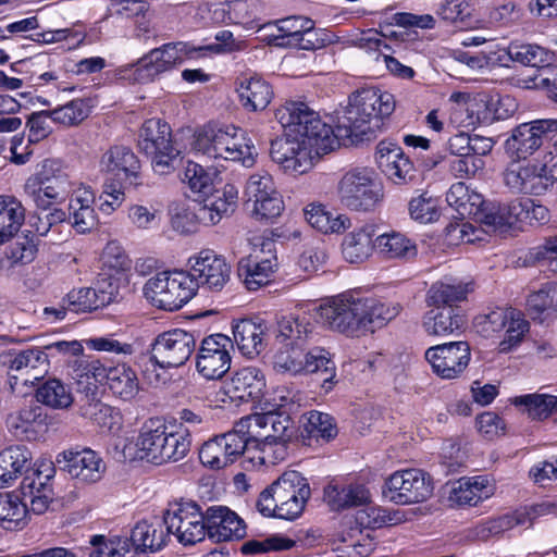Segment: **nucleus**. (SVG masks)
Returning <instances> with one entry per match:
<instances>
[{"mask_svg": "<svg viewBox=\"0 0 557 557\" xmlns=\"http://www.w3.org/2000/svg\"><path fill=\"white\" fill-rule=\"evenodd\" d=\"M361 297L343 294L319 308V317L331 330L347 336L364 333Z\"/></svg>", "mask_w": 557, "mask_h": 557, "instance_id": "obj_10", "label": "nucleus"}, {"mask_svg": "<svg viewBox=\"0 0 557 557\" xmlns=\"http://www.w3.org/2000/svg\"><path fill=\"white\" fill-rule=\"evenodd\" d=\"M271 491L275 494L276 518L284 520L298 518L311 495L307 479L297 471L283 473L271 484Z\"/></svg>", "mask_w": 557, "mask_h": 557, "instance_id": "obj_13", "label": "nucleus"}, {"mask_svg": "<svg viewBox=\"0 0 557 557\" xmlns=\"http://www.w3.org/2000/svg\"><path fill=\"white\" fill-rule=\"evenodd\" d=\"M138 147L152 157V169L159 175L174 171L180 150L172 143L171 127L159 119L147 120L138 136Z\"/></svg>", "mask_w": 557, "mask_h": 557, "instance_id": "obj_7", "label": "nucleus"}, {"mask_svg": "<svg viewBox=\"0 0 557 557\" xmlns=\"http://www.w3.org/2000/svg\"><path fill=\"white\" fill-rule=\"evenodd\" d=\"M470 290V284L436 282L428 290L426 304L431 308L455 306L465 300Z\"/></svg>", "mask_w": 557, "mask_h": 557, "instance_id": "obj_50", "label": "nucleus"}, {"mask_svg": "<svg viewBox=\"0 0 557 557\" xmlns=\"http://www.w3.org/2000/svg\"><path fill=\"white\" fill-rule=\"evenodd\" d=\"M504 186L513 195L542 196L550 189L546 163L509 162L502 173Z\"/></svg>", "mask_w": 557, "mask_h": 557, "instance_id": "obj_14", "label": "nucleus"}, {"mask_svg": "<svg viewBox=\"0 0 557 557\" xmlns=\"http://www.w3.org/2000/svg\"><path fill=\"white\" fill-rule=\"evenodd\" d=\"M193 149L210 159L238 162L245 168L253 166L258 154L251 139L234 126L203 128L196 134Z\"/></svg>", "mask_w": 557, "mask_h": 557, "instance_id": "obj_2", "label": "nucleus"}, {"mask_svg": "<svg viewBox=\"0 0 557 557\" xmlns=\"http://www.w3.org/2000/svg\"><path fill=\"white\" fill-rule=\"evenodd\" d=\"M169 536L163 520H143L136 523L132 530L131 542L134 549L143 556L145 553L160 550Z\"/></svg>", "mask_w": 557, "mask_h": 557, "instance_id": "obj_36", "label": "nucleus"}, {"mask_svg": "<svg viewBox=\"0 0 557 557\" xmlns=\"http://www.w3.org/2000/svg\"><path fill=\"white\" fill-rule=\"evenodd\" d=\"M28 520V505L20 492H0V525L10 531L22 530Z\"/></svg>", "mask_w": 557, "mask_h": 557, "instance_id": "obj_38", "label": "nucleus"}, {"mask_svg": "<svg viewBox=\"0 0 557 557\" xmlns=\"http://www.w3.org/2000/svg\"><path fill=\"white\" fill-rule=\"evenodd\" d=\"M100 170L136 185L140 162L129 147L115 145L101 156Z\"/></svg>", "mask_w": 557, "mask_h": 557, "instance_id": "obj_30", "label": "nucleus"}, {"mask_svg": "<svg viewBox=\"0 0 557 557\" xmlns=\"http://www.w3.org/2000/svg\"><path fill=\"white\" fill-rule=\"evenodd\" d=\"M395 110L394 96L376 88H367L352 94L348 106L334 129L336 146L339 140L351 144L369 140L380 127V122Z\"/></svg>", "mask_w": 557, "mask_h": 557, "instance_id": "obj_1", "label": "nucleus"}, {"mask_svg": "<svg viewBox=\"0 0 557 557\" xmlns=\"http://www.w3.org/2000/svg\"><path fill=\"white\" fill-rule=\"evenodd\" d=\"M198 289V282L186 271H163L144 285L146 299L156 308L175 311L187 304Z\"/></svg>", "mask_w": 557, "mask_h": 557, "instance_id": "obj_4", "label": "nucleus"}, {"mask_svg": "<svg viewBox=\"0 0 557 557\" xmlns=\"http://www.w3.org/2000/svg\"><path fill=\"white\" fill-rule=\"evenodd\" d=\"M52 121L71 126L81 123L88 115V109L83 100H73L60 108L49 111Z\"/></svg>", "mask_w": 557, "mask_h": 557, "instance_id": "obj_64", "label": "nucleus"}, {"mask_svg": "<svg viewBox=\"0 0 557 557\" xmlns=\"http://www.w3.org/2000/svg\"><path fill=\"white\" fill-rule=\"evenodd\" d=\"M265 323L258 319H243L233 325V336L238 349L244 356L252 358L265 348Z\"/></svg>", "mask_w": 557, "mask_h": 557, "instance_id": "obj_34", "label": "nucleus"}, {"mask_svg": "<svg viewBox=\"0 0 557 557\" xmlns=\"http://www.w3.org/2000/svg\"><path fill=\"white\" fill-rule=\"evenodd\" d=\"M208 536L215 542L243 539L246 525L237 513L224 506H211L207 509Z\"/></svg>", "mask_w": 557, "mask_h": 557, "instance_id": "obj_27", "label": "nucleus"}, {"mask_svg": "<svg viewBox=\"0 0 557 557\" xmlns=\"http://www.w3.org/2000/svg\"><path fill=\"white\" fill-rule=\"evenodd\" d=\"M238 431L237 422L233 431L207 441L199 450L201 463L219 470L244 455L247 449V440L245 433Z\"/></svg>", "mask_w": 557, "mask_h": 557, "instance_id": "obj_16", "label": "nucleus"}, {"mask_svg": "<svg viewBox=\"0 0 557 557\" xmlns=\"http://www.w3.org/2000/svg\"><path fill=\"white\" fill-rule=\"evenodd\" d=\"M55 461L71 478L85 483L98 482L106 471L104 461L90 448L64 450L57 456Z\"/></svg>", "mask_w": 557, "mask_h": 557, "instance_id": "obj_20", "label": "nucleus"}, {"mask_svg": "<svg viewBox=\"0 0 557 557\" xmlns=\"http://www.w3.org/2000/svg\"><path fill=\"white\" fill-rule=\"evenodd\" d=\"M94 375L104 377L108 387L123 400L133 399L139 392V381L136 372L127 364L120 363L109 369L94 366Z\"/></svg>", "mask_w": 557, "mask_h": 557, "instance_id": "obj_31", "label": "nucleus"}, {"mask_svg": "<svg viewBox=\"0 0 557 557\" xmlns=\"http://www.w3.org/2000/svg\"><path fill=\"white\" fill-rule=\"evenodd\" d=\"M306 221L323 234H339L351 226L350 219L345 214L326 211L321 205H309L305 209Z\"/></svg>", "mask_w": 557, "mask_h": 557, "instance_id": "obj_42", "label": "nucleus"}, {"mask_svg": "<svg viewBox=\"0 0 557 557\" xmlns=\"http://www.w3.org/2000/svg\"><path fill=\"white\" fill-rule=\"evenodd\" d=\"M195 348L194 334L173 329L156 336L150 345V360L161 369L178 368L186 363Z\"/></svg>", "mask_w": 557, "mask_h": 557, "instance_id": "obj_12", "label": "nucleus"}, {"mask_svg": "<svg viewBox=\"0 0 557 557\" xmlns=\"http://www.w3.org/2000/svg\"><path fill=\"white\" fill-rule=\"evenodd\" d=\"M264 257L258 256L242 259L238 263V275L247 289L257 290L269 284L271 277L277 269L278 262L275 255V244L272 240L262 244Z\"/></svg>", "mask_w": 557, "mask_h": 557, "instance_id": "obj_23", "label": "nucleus"}, {"mask_svg": "<svg viewBox=\"0 0 557 557\" xmlns=\"http://www.w3.org/2000/svg\"><path fill=\"white\" fill-rule=\"evenodd\" d=\"M311 332V324L306 317L289 314L277 320L276 338L281 342L290 341L292 346H302Z\"/></svg>", "mask_w": 557, "mask_h": 557, "instance_id": "obj_53", "label": "nucleus"}, {"mask_svg": "<svg viewBox=\"0 0 557 557\" xmlns=\"http://www.w3.org/2000/svg\"><path fill=\"white\" fill-rule=\"evenodd\" d=\"M337 194L341 202L355 211L372 210L382 197L373 171L368 168L346 172L338 182Z\"/></svg>", "mask_w": 557, "mask_h": 557, "instance_id": "obj_9", "label": "nucleus"}, {"mask_svg": "<svg viewBox=\"0 0 557 557\" xmlns=\"http://www.w3.org/2000/svg\"><path fill=\"white\" fill-rule=\"evenodd\" d=\"M364 332L382 327L400 312L399 304H386L375 298L361 297Z\"/></svg>", "mask_w": 557, "mask_h": 557, "instance_id": "obj_46", "label": "nucleus"}, {"mask_svg": "<svg viewBox=\"0 0 557 557\" xmlns=\"http://www.w3.org/2000/svg\"><path fill=\"white\" fill-rule=\"evenodd\" d=\"M281 46L295 47L302 50H315L324 46V40L318 36L314 22L311 18L293 15L275 22Z\"/></svg>", "mask_w": 557, "mask_h": 557, "instance_id": "obj_22", "label": "nucleus"}, {"mask_svg": "<svg viewBox=\"0 0 557 557\" xmlns=\"http://www.w3.org/2000/svg\"><path fill=\"white\" fill-rule=\"evenodd\" d=\"M37 248L27 237L17 238L8 245L0 253V261L3 267L12 268L30 263L36 256Z\"/></svg>", "mask_w": 557, "mask_h": 557, "instance_id": "obj_56", "label": "nucleus"}, {"mask_svg": "<svg viewBox=\"0 0 557 557\" xmlns=\"http://www.w3.org/2000/svg\"><path fill=\"white\" fill-rule=\"evenodd\" d=\"M375 159L382 172L395 184H407L416 177L413 163L395 143L380 141Z\"/></svg>", "mask_w": 557, "mask_h": 557, "instance_id": "obj_25", "label": "nucleus"}, {"mask_svg": "<svg viewBox=\"0 0 557 557\" xmlns=\"http://www.w3.org/2000/svg\"><path fill=\"white\" fill-rule=\"evenodd\" d=\"M278 123L294 136L308 138L317 147V154H325L336 147L334 129L301 101H286L276 109Z\"/></svg>", "mask_w": 557, "mask_h": 557, "instance_id": "obj_3", "label": "nucleus"}, {"mask_svg": "<svg viewBox=\"0 0 557 557\" xmlns=\"http://www.w3.org/2000/svg\"><path fill=\"white\" fill-rule=\"evenodd\" d=\"M24 220L25 208L22 202L13 196H0V244L20 231Z\"/></svg>", "mask_w": 557, "mask_h": 557, "instance_id": "obj_43", "label": "nucleus"}, {"mask_svg": "<svg viewBox=\"0 0 557 557\" xmlns=\"http://www.w3.org/2000/svg\"><path fill=\"white\" fill-rule=\"evenodd\" d=\"M433 494L431 476L421 469L396 471L385 481L383 495L399 505L425 502Z\"/></svg>", "mask_w": 557, "mask_h": 557, "instance_id": "obj_11", "label": "nucleus"}, {"mask_svg": "<svg viewBox=\"0 0 557 557\" xmlns=\"http://www.w3.org/2000/svg\"><path fill=\"white\" fill-rule=\"evenodd\" d=\"M91 550L89 557H144L134 547L131 548L127 540L107 542L103 535H95L90 540Z\"/></svg>", "mask_w": 557, "mask_h": 557, "instance_id": "obj_57", "label": "nucleus"}, {"mask_svg": "<svg viewBox=\"0 0 557 557\" xmlns=\"http://www.w3.org/2000/svg\"><path fill=\"white\" fill-rule=\"evenodd\" d=\"M232 341L223 334H213L202 339L197 354L196 369L207 380L221 379L231 368Z\"/></svg>", "mask_w": 557, "mask_h": 557, "instance_id": "obj_19", "label": "nucleus"}, {"mask_svg": "<svg viewBox=\"0 0 557 557\" xmlns=\"http://www.w3.org/2000/svg\"><path fill=\"white\" fill-rule=\"evenodd\" d=\"M101 261L103 269L113 271L116 274L127 272L132 268V260L116 242H110L106 245Z\"/></svg>", "mask_w": 557, "mask_h": 557, "instance_id": "obj_63", "label": "nucleus"}, {"mask_svg": "<svg viewBox=\"0 0 557 557\" xmlns=\"http://www.w3.org/2000/svg\"><path fill=\"white\" fill-rule=\"evenodd\" d=\"M32 465V453L24 445H12L0 451V488L11 485Z\"/></svg>", "mask_w": 557, "mask_h": 557, "instance_id": "obj_37", "label": "nucleus"}, {"mask_svg": "<svg viewBox=\"0 0 557 557\" xmlns=\"http://www.w3.org/2000/svg\"><path fill=\"white\" fill-rule=\"evenodd\" d=\"M273 369L281 374L297 375L302 372L324 374L322 387L327 392L332 388L335 376V363L330 354L320 347L308 351L302 346H292L278 350L273 360Z\"/></svg>", "mask_w": 557, "mask_h": 557, "instance_id": "obj_6", "label": "nucleus"}, {"mask_svg": "<svg viewBox=\"0 0 557 557\" xmlns=\"http://www.w3.org/2000/svg\"><path fill=\"white\" fill-rule=\"evenodd\" d=\"M337 432L335 420L331 414L317 410L304 414V430L301 433L304 438L330 442L335 438Z\"/></svg>", "mask_w": 557, "mask_h": 557, "instance_id": "obj_49", "label": "nucleus"}, {"mask_svg": "<svg viewBox=\"0 0 557 557\" xmlns=\"http://www.w3.org/2000/svg\"><path fill=\"white\" fill-rule=\"evenodd\" d=\"M373 236L374 228L369 225L350 232L345 236L342 244L344 258L350 263H361L366 261L375 248Z\"/></svg>", "mask_w": 557, "mask_h": 557, "instance_id": "obj_39", "label": "nucleus"}, {"mask_svg": "<svg viewBox=\"0 0 557 557\" xmlns=\"http://www.w3.org/2000/svg\"><path fill=\"white\" fill-rule=\"evenodd\" d=\"M9 366L12 377L22 379L23 384L34 383L48 372L47 356L39 347L10 354L4 361Z\"/></svg>", "mask_w": 557, "mask_h": 557, "instance_id": "obj_29", "label": "nucleus"}, {"mask_svg": "<svg viewBox=\"0 0 557 557\" xmlns=\"http://www.w3.org/2000/svg\"><path fill=\"white\" fill-rule=\"evenodd\" d=\"M237 91L243 107L249 111L264 110L273 98L272 87L260 77L243 79Z\"/></svg>", "mask_w": 557, "mask_h": 557, "instance_id": "obj_41", "label": "nucleus"}, {"mask_svg": "<svg viewBox=\"0 0 557 557\" xmlns=\"http://www.w3.org/2000/svg\"><path fill=\"white\" fill-rule=\"evenodd\" d=\"M238 432L257 440L290 441L293 437V421L285 411L269 410L242 418Z\"/></svg>", "mask_w": 557, "mask_h": 557, "instance_id": "obj_18", "label": "nucleus"}, {"mask_svg": "<svg viewBox=\"0 0 557 557\" xmlns=\"http://www.w3.org/2000/svg\"><path fill=\"white\" fill-rule=\"evenodd\" d=\"M513 404L524 406L529 416L543 420L557 410V396L547 394H528L515 398Z\"/></svg>", "mask_w": 557, "mask_h": 557, "instance_id": "obj_55", "label": "nucleus"}, {"mask_svg": "<svg viewBox=\"0 0 557 557\" xmlns=\"http://www.w3.org/2000/svg\"><path fill=\"white\" fill-rule=\"evenodd\" d=\"M375 249L384 259L410 260L417 256L416 244L397 232L379 235Z\"/></svg>", "mask_w": 557, "mask_h": 557, "instance_id": "obj_45", "label": "nucleus"}, {"mask_svg": "<svg viewBox=\"0 0 557 557\" xmlns=\"http://www.w3.org/2000/svg\"><path fill=\"white\" fill-rule=\"evenodd\" d=\"M47 414L41 406L32 404L7 416L5 423L15 436L24 435L33 425L46 424Z\"/></svg>", "mask_w": 557, "mask_h": 557, "instance_id": "obj_51", "label": "nucleus"}, {"mask_svg": "<svg viewBox=\"0 0 557 557\" xmlns=\"http://www.w3.org/2000/svg\"><path fill=\"white\" fill-rule=\"evenodd\" d=\"M247 449L246 453L253 455L251 460H258L260 465L269 466L275 465L287 457V443L289 441L277 440H257L246 436Z\"/></svg>", "mask_w": 557, "mask_h": 557, "instance_id": "obj_48", "label": "nucleus"}, {"mask_svg": "<svg viewBox=\"0 0 557 557\" xmlns=\"http://www.w3.org/2000/svg\"><path fill=\"white\" fill-rule=\"evenodd\" d=\"M26 196L39 210L63 202L72 191L69 174L58 160H44L40 169L24 185Z\"/></svg>", "mask_w": 557, "mask_h": 557, "instance_id": "obj_5", "label": "nucleus"}, {"mask_svg": "<svg viewBox=\"0 0 557 557\" xmlns=\"http://www.w3.org/2000/svg\"><path fill=\"white\" fill-rule=\"evenodd\" d=\"M425 359L437 376L444 380H454L468 368L471 350L467 342H450L428 348Z\"/></svg>", "mask_w": 557, "mask_h": 557, "instance_id": "obj_17", "label": "nucleus"}, {"mask_svg": "<svg viewBox=\"0 0 557 557\" xmlns=\"http://www.w3.org/2000/svg\"><path fill=\"white\" fill-rule=\"evenodd\" d=\"M554 125L549 120H536L522 123L511 131L505 141V150L511 157L520 160L532 156L543 144Z\"/></svg>", "mask_w": 557, "mask_h": 557, "instance_id": "obj_21", "label": "nucleus"}, {"mask_svg": "<svg viewBox=\"0 0 557 557\" xmlns=\"http://www.w3.org/2000/svg\"><path fill=\"white\" fill-rule=\"evenodd\" d=\"M169 71H171L170 66L154 48L138 60L133 67L132 76L135 82L146 84Z\"/></svg>", "mask_w": 557, "mask_h": 557, "instance_id": "obj_54", "label": "nucleus"}, {"mask_svg": "<svg viewBox=\"0 0 557 557\" xmlns=\"http://www.w3.org/2000/svg\"><path fill=\"white\" fill-rule=\"evenodd\" d=\"M492 487L486 476L462 478L453 488L450 499L458 505L475 506L481 500L488 498Z\"/></svg>", "mask_w": 557, "mask_h": 557, "instance_id": "obj_44", "label": "nucleus"}, {"mask_svg": "<svg viewBox=\"0 0 557 557\" xmlns=\"http://www.w3.org/2000/svg\"><path fill=\"white\" fill-rule=\"evenodd\" d=\"M163 522L169 535L176 537L184 546L195 545L208 535L207 511L195 502H180L166 509Z\"/></svg>", "mask_w": 557, "mask_h": 557, "instance_id": "obj_8", "label": "nucleus"}, {"mask_svg": "<svg viewBox=\"0 0 557 557\" xmlns=\"http://www.w3.org/2000/svg\"><path fill=\"white\" fill-rule=\"evenodd\" d=\"M265 386L263 372L256 367H246L232 375L225 386V393L232 400L260 401Z\"/></svg>", "mask_w": 557, "mask_h": 557, "instance_id": "obj_28", "label": "nucleus"}, {"mask_svg": "<svg viewBox=\"0 0 557 557\" xmlns=\"http://www.w3.org/2000/svg\"><path fill=\"white\" fill-rule=\"evenodd\" d=\"M163 453L160 457V465L168 461H178L183 459L190 448L188 435L168 431L166 440L162 442Z\"/></svg>", "mask_w": 557, "mask_h": 557, "instance_id": "obj_62", "label": "nucleus"}, {"mask_svg": "<svg viewBox=\"0 0 557 557\" xmlns=\"http://www.w3.org/2000/svg\"><path fill=\"white\" fill-rule=\"evenodd\" d=\"M35 397L38 403L57 410L67 409L74 401L71 387L58 379H49L40 384Z\"/></svg>", "mask_w": 557, "mask_h": 557, "instance_id": "obj_47", "label": "nucleus"}, {"mask_svg": "<svg viewBox=\"0 0 557 557\" xmlns=\"http://www.w3.org/2000/svg\"><path fill=\"white\" fill-rule=\"evenodd\" d=\"M364 506L366 508L358 510L356 513V521L361 528L374 530L399 521L396 513L392 515L380 507Z\"/></svg>", "mask_w": 557, "mask_h": 557, "instance_id": "obj_61", "label": "nucleus"}, {"mask_svg": "<svg viewBox=\"0 0 557 557\" xmlns=\"http://www.w3.org/2000/svg\"><path fill=\"white\" fill-rule=\"evenodd\" d=\"M324 499L333 510L368 505L371 502L369 490L360 484L347 486L329 485L324 490Z\"/></svg>", "mask_w": 557, "mask_h": 557, "instance_id": "obj_40", "label": "nucleus"}, {"mask_svg": "<svg viewBox=\"0 0 557 557\" xmlns=\"http://www.w3.org/2000/svg\"><path fill=\"white\" fill-rule=\"evenodd\" d=\"M276 187L272 176L264 170L251 174L246 183L244 195L247 205L252 203V199L259 200L273 194Z\"/></svg>", "mask_w": 557, "mask_h": 557, "instance_id": "obj_60", "label": "nucleus"}, {"mask_svg": "<svg viewBox=\"0 0 557 557\" xmlns=\"http://www.w3.org/2000/svg\"><path fill=\"white\" fill-rule=\"evenodd\" d=\"M466 324L458 307L431 308L423 317L424 331L432 336H449L459 333Z\"/></svg>", "mask_w": 557, "mask_h": 557, "instance_id": "obj_33", "label": "nucleus"}, {"mask_svg": "<svg viewBox=\"0 0 557 557\" xmlns=\"http://www.w3.org/2000/svg\"><path fill=\"white\" fill-rule=\"evenodd\" d=\"M312 152L317 147L308 138L285 134L271 141L270 156L281 168L292 174H304L313 165Z\"/></svg>", "mask_w": 557, "mask_h": 557, "instance_id": "obj_15", "label": "nucleus"}, {"mask_svg": "<svg viewBox=\"0 0 557 557\" xmlns=\"http://www.w3.org/2000/svg\"><path fill=\"white\" fill-rule=\"evenodd\" d=\"M70 310L74 312H90L104 307L106 296H98L95 287H83L67 294Z\"/></svg>", "mask_w": 557, "mask_h": 557, "instance_id": "obj_59", "label": "nucleus"}, {"mask_svg": "<svg viewBox=\"0 0 557 557\" xmlns=\"http://www.w3.org/2000/svg\"><path fill=\"white\" fill-rule=\"evenodd\" d=\"M507 54L513 62L522 65L542 70L544 65L552 62L553 53L548 50L532 44H510Z\"/></svg>", "mask_w": 557, "mask_h": 557, "instance_id": "obj_52", "label": "nucleus"}, {"mask_svg": "<svg viewBox=\"0 0 557 557\" xmlns=\"http://www.w3.org/2000/svg\"><path fill=\"white\" fill-rule=\"evenodd\" d=\"M169 428L159 419H150L141 426L136 441V447L141 459L160 465L163 453V444L166 440Z\"/></svg>", "mask_w": 557, "mask_h": 557, "instance_id": "obj_35", "label": "nucleus"}, {"mask_svg": "<svg viewBox=\"0 0 557 557\" xmlns=\"http://www.w3.org/2000/svg\"><path fill=\"white\" fill-rule=\"evenodd\" d=\"M238 199V188L233 184H226L222 193L208 198L195 209L197 220L205 225L219 223L224 215L232 213Z\"/></svg>", "mask_w": 557, "mask_h": 557, "instance_id": "obj_32", "label": "nucleus"}, {"mask_svg": "<svg viewBox=\"0 0 557 557\" xmlns=\"http://www.w3.org/2000/svg\"><path fill=\"white\" fill-rule=\"evenodd\" d=\"M47 470L48 473L37 470L24 476L18 490L24 502L29 503V512L35 515L45 513L54 497L51 484L54 468L48 467Z\"/></svg>", "mask_w": 557, "mask_h": 557, "instance_id": "obj_26", "label": "nucleus"}, {"mask_svg": "<svg viewBox=\"0 0 557 557\" xmlns=\"http://www.w3.org/2000/svg\"><path fill=\"white\" fill-rule=\"evenodd\" d=\"M409 213L413 220L420 223H433L441 215L438 199L423 193L410 200Z\"/></svg>", "mask_w": 557, "mask_h": 557, "instance_id": "obj_58", "label": "nucleus"}, {"mask_svg": "<svg viewBox=\"0 0 557 557\" xmlns=\"http://www.w3.org/2000/svg\"><path fill=\"white\" fill-rule=\"evenodd\" d=\"M191 263L190 273L199 284L206 285L209 289L221 290L230 281L231 265L222 256L213 250H201L197 256L189 259Z\"/></svg>", "mask_w": 557, "mask_h": 557, "instance_id": "obj_24", "label": "nucleus"}]
</instances>
